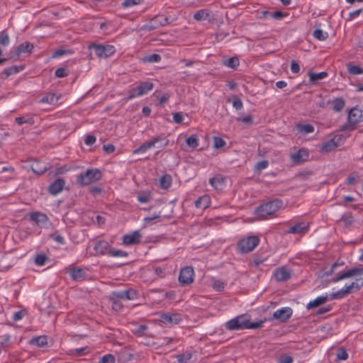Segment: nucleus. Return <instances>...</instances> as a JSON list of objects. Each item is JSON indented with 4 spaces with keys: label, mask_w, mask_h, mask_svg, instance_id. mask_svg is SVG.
<instances>
[{
    "label": "nucleus",
    "mask_w": 363,
    "mask_h": 363,
    "mask_svg": "<svg viewBox=\"0 0 363 363\" xmlns=\"http://www.w3.org/2000/svg\"><path fill=\"white\" fill-rule=\"evenodd\" d=\"M226 145L225 141L220 137L213 138V147L216 149L224 147Z\"/></svg>",
    "instance_id": "obj_53"
},
{
    "label": "nucleus",
    "mask_w": 363,
    "mask_h": 363,
    "mask_svg": "<svg viewBox=\"0 0 363 363\" xmlns=\"http://www.w3.org/2000/svg\"><path fill=\"white\" fill-rule=\"evenodd\" d=\"M363 268L353 267L345 272H341L332 279V282L337 283L341 280L356 277L355 280L350 284H345L344 287L348 294H354L363 287Z\"/></svg>",
    "instance_id": "obj_1"
},
{
    "label": "nucleus",
    "mask_w": 363,
    "mask_h": 363,
    "mask_svg": "<svg viewBox=\"0 0 363 363\" xmlns=\"http://www.w3.org/2000/svg\"><path fill=\"white\" fill-rule=\"evenodd\" d=\"M328 300V295H321L316 297L315 299L309 301L306 307L308 309L313 308L325 303Z\"/></svg>",
    "instance_id": "obj_28"
},
{
    "label": "nucleus",
    "mask_w": 363,
    "mask_h": 363,
    "mask_svg": "<svg viewBox=\"0 0 363 363\" xmlns=\"http://www.w3.org/2000/svg\"><path fill=\"white\" fill-rule=\"evenodd\" d=\"M192 354L190 352H186L177 355V359L179 363H189Z\"/></svg>",
    "instance_id": "obj_43"
},
{
    "label": "nucleus",
    "mask_w": 363,
    "mask_h": 363,
    "mask_svg": "<svg viewBox=\"0 0 363 363\" xmlns=\"http://www.w3.org/2000/svg\"><path fill=\"white\" fill-rule=\"evenodd\" d=\"M293 311L290 307H283L275 311L273 313V317L269 318V320L273 319L278 320L281 322L287 321L292 315Z\"/></svg>",
    "instance_id": "obj_12"
},
{
    "label": "nucleus",
    "mask_w": 363,
    "mask_h": 363,
    "mask_svg": "<svg viewBox=\"0 0 363 363\" xmlns=\"http://www.w3.org/2000/svg\"><path fill=\"white\" fill-rule=\"evenodd\" d=\"M94 250L95 251V255H108L109 250H111L110 244L108 241L104 240H100L96 242Z\"/></svg>",
    "instance_id": "obj_17"
},
{
    "label": "nucleus",
    "mask_w": 363,
    "mask_h": 363,
    "mask_svg": "<svg viewBox=\"0 0 363 363\" xmlns=\"http://www.w3.org/2000/svg\"><path fill=\"white\" fill-rule=\"evenodd\" d=\"M164 270V269L160 267H150L146 269L145 272L151 276L152 280H155L163 276Z\"/></svg>",
    "instance_id": "obj_29"
},
{
    "label": "nucleus",
    "mask_w": 363,
    "mask_h": 363,
    "mask_svg": "<svg viewBox=\"0 0 363 363\" xmlns=\"http://www.w3.org/2000/svg\"><path fill=\"white\" fill-rule=\"evenodd\" d=\"M184 120V116L182 113L177 112L173 114V121L177 123H180Z\"/></svg>",
    "instance_id": "obj_63"
},
{
    "label": "nucleus",
    "mask_w": 363,
    "mask_h": 363,
    "mask_svg": "<svg viewBox=\"0 0 363 363\" xmlns=\"http://www.w3.org/2000/svg\"><path fill=\"white\" fill-rule=\"evenodd\" d=\"M65 180L64 179L58 178L50 184L48 191L50 194L56 196L62 191L65 186Z\"/></svg>",
    "instance_id": "obj_16"
},
{
    "label": "nucleus",
    "mask_w": 363,
    "mask_h": 363,
    "mask_svg": "<svg viewBox=\"0 0 363 363\" xmlns=\"http://www.w3.org/2000/svg\"><path fill=\"white\" fill-rule=\"evenodd\" d=\"M96 137L92 135H87L84 138V143L86 145H92L96 142Z\"/></svg>",
    "instance_id": "obj_62"
},
{
    "label": "nucleus",
    "mask_w": 363,
    "mask_h": 363,
    "mask_svg": "<svg viewBox=\"0 0 363 363\" xmlns=\"http://www.w3.org/2000/svg\"><path fill=\"white\" fill-rule=\"evenodd\" d=\"M72 54V51L70 50H63V49H58L55 51V52L52 54L53 58H59L60 57H62L66 55H70Z\"/></svg>",
    "instance_id": "obj_48"
},
{
    "label": "nucleus",
    "mask_w": 363,
    "mask_h": 363,
    "mask_svg": "<svg viewBox=\"0 0 363 363\" xmlns=\"http://www.w3.org/2000/svg\"><path fill=\"white\" fill-rule=\"evenodd\" d=\"M50 238L54 241H55L56 242H57L60 245H65V238L62 235H60V234H58L57 233H55L52 234L50 235Z\"/></svg>",
    "instance_id": "obj_56"
},
{
    "label": "nucleus",
    "mask_w": 363,
    "mask_h": 363,
    "mask_svg": "<svg viewBox=\"0 0 363 363\" xmlns=\"http://www.w3.org/2000/svg\"><path fill=\"white\" fill-rule=\"evenodd\" d=\"M111 301L112 308L116 311H120L123 308V304L118 299L110 300Z\"/></svg>",
    "instance_id": "obj_57"
},
{
    "label": "nucleus",
    "mask_w": 363,
    "mask_h": 363,
    "mask_svg": "<svg viewBox=\"0 0 363 363\" xmlns=\"http://www.w3.org/2000/svg\"><path fill=\"white\" fill-rule=\"evenodd\" d=\"M142 235L139 230H134L130 234L123 236V244L124 245H134L141 242Z\"/></svg>",
    "instance_id": "obj_14"
},
{
    "label": "nucleus",
    "mask_w": 363,
    "mask_h": 363,
    "mask_svg": "<svg viewBox=\"0 0 363 363\" xmlns=\"http://www.w3.org/2000/svg\"><path fill=\"white\" fill-rule=\"evenodd\" d=\"M108 255L113 257H125L128 256V253L121 250H115L111 247Z\"/></svg>",
    "instance_id": "obj_45"
},
{
    "label": "nucleus",
    "mask_w": 363,
    "mask_h": 363,
    "mask_svg": "<svg viewBox=\"0 0 363 363\" xmlns=\"http://www.w3.org/2000/svg\"><path fill=\"white\" fill-rule=\"evenodd\" d=\"M224 65L228 67L236 69L239 66V59L237 57H232L224 62Z\"/></svg>",
    "instance_id": "obj_39"
},
{
    "label": "nucleus",
    "mask_w": 363,
    "mask_h": 363,
    "mask_svg": "<svg viewBox=\"0 0 363 363\" xmlns=\"http://www.w3.org/2000/svg\"><path fill=\"white\" fill-rule=\"evenodd\" d=\"M47 259L48 257L45 255L40 254L35 257V263L36 264V265L41 267L45 265Z\"/></svg>",
    "instance_id": "obj_51"
},
{
    "label": "nucleus",
    "mask_w": 363,
    "mask_h": 363,
    "mask_svg": "<svg viewBox=\"0 0 363 363\" xmlns=\"http://www.w3.org/2000/svg\"><path fill=\"white\" fill-rule=\"evenodd\" d=\"M172 177L169 174H165L160 179V186L163 189H169L172 185Z\"/></svg>",
    "instance_id": "obj_34"
},
{
    "label": "nucleus",
    "mask_w": 363,
    "mask_h": 363,
    "mask_svg": "<svg viewBox=\"0 0 363 363\" xmlns=\"http://www.w3.org/2000/svg\"><path fill=\"white\" fill-rule=\"evenodd\" d=\"M30 342L38 347H43L48 345V340L46 336L42 335L32 338Z\"/></svg>",
    "instance_id": "obj_33"
},
{
    "label": "nucleus",
    "mask_w": 363,
    "mask_h": 363,
    "mask_svg": "<svg viewBox=\"0 0 363 363\" xmlns=\"http://www.w3.org/2000/svg\"><path fill=\"white\" fill-rule=\"evenodd\" d=\"M172 19L169 16L165 14H158L152 18L147 23L143 26V28L147 30H153L160 27L165 26L169 24Z\"/></svg>",
    "instance_id": "obj_8"
},
{
    "label": "nucleus",
    "mask_w": 363,
    "mask_h": 363,
    "mask_svg": "<svg viewBox=\"0 0 363 363\" xmlns=\"http://www.w3.org/2000/svg\"><path fill=\"white\" fill-rule=\"evenodd\" d=\"M209 17V12L204 9L199 10L194 15V18L196 21H205L207 20Z\"/></svg>",
    "instance_id": "obj_35"
},
{
    "label": "nucleus",
    "mask_w": 363,
    "mask_h": 363,
    "mask_svg": "<svg viewBox=\"0 0 363 363\" xmlns=\"http://www.w3.org/2000/svg\"><path fill=\"white\" fill-rule=\"evenodd\" d=\"M30 219L40 227H45L49 221L48 217L45 213L40 212L32 213Z\"/></svg>",
    "instance_id": "obj_21"
},
{
    "label": "nucleus",
    "mask_w": 363,
    "mask_h": 363,
    "mask_svg": "<svg viewBox=\"0 0 363 363\" xmlns=\"http://www.w3.org/2000/svg\"><path fill=\"white\" fill-rule=\"evenodd\" d=\"M55 75L56 77H65L68 75V72L62 67L57 68L55 72Z\"/></svg>",
    "instance_id": "obj_58"
},
{
    "label": "nucleus",
    "mask_w": 363,
    "mask_h": 363,
    "mask_svg": "<svg viewBox=\"0 0 363 363\" xmlns=\"http://www.w3.org/2000/svg\"><path fill=\"white\" fill-rule=\"evenodd\" d=\"M269 165V162L267 160L260 161L257 163L256 164V169L257 170H262L266 169Z\"/></svg>",
    "instance_id": "obj_64"
},
{
    "label": "nucleus",
    "mask_w": 363,
    "mask_h": 363,
    "mask_svg": "<svg viewBox=\"0 0 363 363\" xmlns=\"http://www.w3.org/2000/svg\"><path fill=\"white\" fill-rule=\"evenodd\" d=\"M226 284L220 279H216L213 281V288L217 291H221L224 289Z\"/></svg>",
    "instance_id": "obj_50"
},
{
    "label": "nucleus",
    "mask_w": 363,
    "mask_h": 363,
    "mask_svg": "<svg viewBox=\"0 0 363 363\" xmlns=\"http://www.w3.org/2000/svg\"><path fill=\"white\" fill-rule=\"evenodd\" d=\"M347 295H348V293L347 292V291L345 290V287L343 286L340 290H338V291H337L335 292H333L332 294H330V300L341 299V298H343Z\"/></svg>",
    "instance_id": "obj_37"
},
{
    "label": "nucleus",
    "mask_w": 363,
    "mask_h": 363,
    "mask_svg": "<svg viewBox=\"0 0 363 363\" xmlns=\"http://www.w3.org/2000/svg\"><path fill=\"white\" fill-rule=\"evenodd\" d=\"M209 184L216 190H221L225 186L224 178L222 175H216L209 179Z\"/></svg>",
    "instance_id": "obj_25"
},
{
    "label": "nucleus",
    "mask_w": 363,
    "mask_h": 363,
    "mask_svg": "<svg viewBox=\"0 0 363 363\" xmlns=\"http://www.w3.org/2000/svg\"><path fill=\"white\" fill-rule=\"evenodd\" d=\"M34 49L33 45L30 42H23L16 48H13L9 52V59L17 61L20 57L26 54H30Z\"/></svg>",
    "instance_id": "obj_6"
},
{
    "label": "nucleus",
    "mask_w": 363,
    "mask_h": 363,
    "mask_svg": "<svg viewBox=\"0 0 363 363\" xmlns=\"http://www.w3.org/2000/svg\"><path fill=\"white\" fill-rule=\"evenodd\" d=\"M297 129L300 133L304 134L311 133L314 131V127L311 124L298 125Z\"/></svg>",
    "instance_id": "obj_40"
},
{
    "label": "nucleus",
    "mask_w": 363,
    "mask_h": 363,
    "mask_svg": "<svg viewBox=\"0 0 363 363\" xmlns=\"http://www.w3.org/2000/svg\"><path fill=\"white\" fill-rule=\"evenodd\" d=\"M341 220L347 225H350L353 222V217L351 213H345L342 216Z\"/></svg>",
    "instance_id": "obj_59"
},
{
    "label": "nucleus",
    "mask_w": 363,
    "mask_h": 363,
    "mask_svg": "<svg viewBox=\"0 0 363 363\" xmlns=\"http://www.w3.org/2000/svg\"><path fill=\"white\" fill-rule=\"evenodd\" d=\"M138 298V294L133 289L113 291L110 295V300H135Z\"/></svg>",
    "instance_id": "obj_9"
},
{
    "label": "nucleus",
    "mask_w": 363,
    "mask_h": 363,
    "mask_svg": "<svg viewBox=\"0 0 363 363\" xmlns=\"http://www.w3.org/2000/svg\"><path fill=\"white\" fill-rule=\"evenodd\" d=\"M162 139L161 136L155 137L151 140L146 141V142L143 143L139 147L134 150L133 151V153L134 155L145 153L148 150L153 147L156 143H158L160 141H162Z\"/></svg>",
    "instance_id": "obj_15"
},
{
    "label": "nucleus",
    "mask_w": 363,
    "mask_h": 363,
    "mask_svg": "<svg viewBox=\"0 0 363 363\" xmlns=\"http://www.w3.org/2000/svg\"><path fill=\"white\" fill-rule=\"evenodd\" d=\"M309 77V81L312 84L317 83L319 80H322L326 78L328 76V73L327 72H320L318 73H314L309 72L308 73Z\"/></svg>",
    "instance_id": "obj_30"
},
{
    "label": "nucleus",
    "mask_w": 363,
    "mask_h": 363,
    "mask_svg": "<svg viewBox=\"0 0 363 363\" xmlns=\"http://www.w3.org/2000/svg\"><path fill=\"white\" fill-rule=\"evenodd\" d=\"M194 272L191 267H185L180 270L179 283L184 286L191 284L194 281Z\"/></svg>",
    "instance_id": "obj_11"
},
{
    "label": "nucleus",
    "mask_w": 363,
    "mask_h": 363,
    "mask_svg": "<svg viewBox=\"0 0 363 363\" xmlns=\"http://www.w3.org/2000/svg\"><path fill=\"white\" fill-rule=\"evenodd\" d=\"M283 206L281 199H276L259 205L255 211V214L259 219H267L269 216L274 215Z\"/></svg>",
    "instance_id": "obj_3"
},
{
    "label": "nucleus",
    "mask_w": 363,
    "mask_h": 363,
    "mask_svg": "<svg viewBox=\"0 0 363 363\" xmlns=\"http://www.w3.org/2000/svg\"><path fill=\"white\" fill-rule=\"evenodd\" d=\"M308 151L304 148L298 150L291 155V160L294 164H301L308 160Z\"/></svg>",
    "instance_id": "obj_19"
},
{
    "label": "nucleus",
    "mask_w": 363,
    "mask_h": 363,
    "mask_svg": "<svg viewBox=\"0 0 363 363\" xmlns=\"http://www.w3.org/2000/svg\"><path fill=\"white\" fill-rule=\"evenodd\" d=\"M61 94L55 93H48L43 96L40 100V104H47L50 105H56L59 103Z\"/></svg>",
    "instance_id": "obj_22"
},
{
    "label": "nucleus",
    "mask_w": 363,
    "mask_h": 363,
    "mask_svg": "<svg viewBox=\"0 0 363 363\" xmlns=\"http://www.w3.org/2000/svg\"><path fill=\"white\" fill-rule=\"evenodd\" d=\"M115 362L114 356L111 354L104 355L100 360V363H115Z\"/></svg>",
    "instance_id": "obj_55"
},
{
    "label": "nucleus",
    "mask_w": 363,
    "mask_h": 363,
    "mask_svg": "<svg viewBox=\"0 0 363 363\" xmlns=\"http://www.w3.org/2000/svg\"><path fill=\"white\" fill-rule=\"evenodd\" d=\"M16 122L19 125H21L24 123H28L30 125H33L34 123V120L30 116H19L16 117L15 119Z\"/></svg>",
    "instance_id": "obj_41"
},
{
    "label": "nucleus",
    "mask_w": 363,
    "mask_h": 363,
    "mask_svg": "<svg viewBox=\"0 0 363 363\" xmlns=\"http://www.w3.org/2000/svg\"><path fill=\"white\" fill-rule=\"evenodd\" d=\"M313 37L318 40H325L328 38V34L320 29H315L313 31Z\"/></svg>",
    "instance_id": "obj_44"
},
{
    "label": "nucleus",
    "mask_w": 363,
    "mask_h": 363,
    "mask_svg": "<svg viewBox=\"0 0 363 363\" xmlns=\"http://www.w3.org/2000/svg\"><path fill=\"white\" fill-rule=\"evenodd\" d=\"M211 198L208 195H203L198 198L195 201V206L197 208L204 210L211 205Z\"/></svg>",
    "instance_id": "obj_27"
},
{
    "label": "nucleus",
    "mask_w": 363,
    "mask_h": 363,
    "mask_svg": "<svg viewBox=\"0 0 363 363\" xmlns=\"http://www.w3.org/2000/svg\"><path fill=\"white\" fill-rule=\"evenodd\" d=\"M336 357L338 360H346L348 358V353L344 347H340L337 350Z\"/></svg>",
    "instance_id": "obj_46"
},
{
    "label": "nucleus",
    "mask_w": 363,
    "mask_h": 363,
    "mask_svg": "<svg viewBox=\"0 0 363 363\" xmlns=\"http://www.w3.org/2000/svg\"><path fill=\"white\" fill-rule=\"evenodd\" d=\"M153 88L154 84L150 80L140 82L128 91V95L125 98V100L128 101L135 98L140 97L149 93Z\"/></svg>",
    "instance_id": "obj_5"
},
{
    "label": "nucleus",
    "mask_w": 363,
    "mask_h": 363,
    "mask_svg": "<svg viewBox=\"0 0 363 363\" xmlns=\"http://www.w3.org/2000/svg\"><path fill=\"white\" fill-rule=\"evenodd\" d=\"M264 320L250 322L247 314L238 315L225 323V328L229 330H239L242 329H256L263 327Z\"/></svg>",
    "instance_id": "obj_2"
},
{
    "label": "nucleus",
    "mask_w": 363,
    "mask_h": 363,
    "mask_svg": "<svg viewBox=\"0 0 363 363\" xmlns=\"http://www.w3.org/2000/svg\"><path fill=\"white\" fill-rule=\"evenodd\" d=\"M186 143L191 148H196L199 145V139L196 135H191L186 139Z\"/></svg>",
    "instance_id": "obj_42"
},
{
    "label": "nucleus",
    "mask_w": 363,
    "mask_h": 363,
    "mask_svg": "<svg viewBox=\"0 0 363 363\" xmlns=\"http://www.w3.org/2000/svg\"><path fill=\"white\" fill-rule=\"evenodd\" d=\"M274 277L277 281H285L291 278V272L285 267H281L274 271Z\"/></svg>",
    "instance_id": "obj_20"
},
{
    "label": "nucleus",
    "mask_w": 363,
    "mask_h": 363,
    "mask_svg": "<svg viewBox=\"0 0 363 363\" xmlns=\"http://www.w3.org/2000/svg\"><path fill=\"white\" fill-rule=\"evenodd\" d=\"M10 43V38L7 33L2 31L0 32V45L2 46H7Z\"/></svg>",
    "instance_id": "obj_47"
},
{
    "label": "nucleus",
    "mask_w": 363,
    "mask_h": 363,
    "mask_svg": "<svg viewBox=\"0 0 363 363\" xmlns=\"http://www.w3.org/2000/svg\"><path fill=\"white\" fill-rule=\"evenodd\" d=\"M90 48L94 49L95 55L99 57H110L116 52L115 47L111 45H93Z\"/></svg>",
    "instance_id": "obj_10"
},
{
    "label": "nucleus",
    "mask_w": 363,
    "mask_h": 363,
    "mask_svg": "<svg viewBox=\"0 0 363 363\" xmlns=\"http://www.w3.org/2000/svg\"><path fill=\"white\" fill-rule=\"evenodd\" d=\"M48 169L47 166L45 164H40L39 162H36L33 164L32 170L37 174H43Z\"/></svg>",
    "instance_id": "obj_36"
},
{
    "label": "nucleus",
    "mask_w": 363,
    "mask_h": 363,
    "mask_svg": "<svg viewBox=\"0 0 363 363\" xmlns=\"http://www.w3.org/2000/svg\"><path fill=\"white\" fill-rule=\"evenodd\" d=\"M25 68V66H11L9 67L5 68L1 73V78H7L8 77L16 74L21 71H23Z\"/></svg>",
    "instance_id": "obj_26"
},
{
    "label": "nucleus",
    "mask_w": 363,
    "mask_h": 363,
    "mask_svg": "<svg viewBox=\"0 0 363 363\" xmlns=\"http://www.w3.org/2000/svg\"><path fill=\"white\" fill-rule=\"evenodd\" d=\"M259 243V238L256 235L247 236L241 239L238 243L240 253H248L252 251Z\"/></svg>",
    "instance_id": "obj_7"
},
{
    "label": "nucleus",
    "mask_w": 363,
    "mask_h": 363,
    "mask_svg": "<svg viewBox=\"0 0 363 363\" xmlns=\"http://www.w3.org/2000/svg\"><path fill=\"white\" fill-rule=\"evenodd\" d=\"M363 121V111L356 107L350 109L348 114V122L356 125Z\"/></svg>",
    "instance_id": "obj_18"
},
{
    "label": "nucleus",
    "mask_w": 363,
    "mask_h": 363,
    "mask_svg": "<svg viewBox=\"0 0 363 363\" xmlns=\"http://www.w3.org/2000/svg\"><path fill=\"white\" fill-rule=\"evenodd\" d=\"M137 199L140 203H145L148 202L150 200L151 196L149 193L144 192V193L140 194L138 196Z\"/></svg>",
    "instance_id": "obj_54"
},
{
    "label": "nucleus",
    "mask_w": 363,
    "mask_h": 363,
    "mask_svg": "<svg viewBox=\"0 0 363 363\" xmlns=\"http://www.w3.org/2000/svg\"><path fill=\"white\" fill-rule=\"evenodd\" d=\"M142 1L143 0H124L121 5L123 8L127 9L140 4Z\"/></svg>",
    "instance_id": "obj_49"
},
{
    "label": "nucleus",
    "mask_w": 363,
    "mask_h": 363,
    "mask_svg": "<svg viewBox=\"0 0 363 363\" xmlns=\"http://www.w3.org/2000/svg\"><path fill=\"white\" fill-rule=\"evenodd\" d=\"M348 72L354 75L363 74V69L357 65H352L348 67Z\"/></svg>",
    "instance_id": "obj_52"
},
{
    "label": "nucleus",
    "mask_w": 363,
    "mask_h": 363,
    "mask_svg": "<svg viewBox=\"0 0 363 363\" xmlns=\"http://www.w3.org/2000/svg\"><path fill=\"white\" fill-rule=\"evenodd\" d=\"M69 274L71 278L77 281H82L86 277V272L79 267H74L69 269Z\"/></svg>",
    "instance_id": "obj_24"
},
{
    "label": "nucleus",
    "mask_w": 363,
    "mask_h": 363,
    "mask_svg": "<svg viewBox=\"0 0 363 363\" xmlns=\"http://www.w3.org/2000/svg\"><path fill=\"white\" fill-rule=\"evenodd\" d=\"M332 108L335 112H340L345 106V101L342 97H337L331 101Z\"/></svg>",
    "instance_id": "obj_31"
},
{
    "label": "nucleus",
    "mask_w": 363,
    "mask_h": 363,
    "mask_svg": "<svg viewBox=\"0 0 363 363\" xmlns=\"http://www.w3.org/2000/svg\"><path fill=\"white\" fill-rule=\"evenodd\" d=\"M101 177L102 173L99 169L89 168L77 175L76 182L79 185L84 186L99 181Z\"/></svg>",
    "instance_id": "obj_4"
},
{
    "label": "nucleus",
    "mask_w": 363,
    "mask_h": 363,
    "mask_svg": "<svg viewBox=\"0 0 363 363\" xmlns=\"http://www.w3.org/2000/svg\"><path fill=\"white\" fill-rule=\"evenodd\" d=\"M160 320L167 325H172L179 324L182 318L179 313H166L160 315Z\"/></svg>",
    "instance_id": "obj_13"
},
{
    "label": "nucleus",
    "mask_w": 363,
    "mask_h": 363,
    "mask_svg": "<svg viewBox=\"0 0 363 363\" xmlns=\"http://www.w3.org/2000/svg\"><path fill=\"white\" fill-rule=\"evenodd\" d=\"M337 147L336 142L335 141V138H332L325 143H323L321 145V150L328 152L334 150Z\"/></svg>",
    "instance_id": "obj_32"
},
{
    "label": "nucleus",
    "mask_w": 363,
    "mask_h": 363,
    "mask_svg": "<svg viewBox=\"0 0 363 363\" xmlns=\"http://www.w3.org/2000/svg\"><path fill=\"white\" fill-rule=\"evenodd\" d=\"M161 56L158 54H152L143 57V61L147 63H157L161 60Z\"/></svg>",
    "instance_id": "obj_38"
},
{
    "label": "nucleus",
    "mask_w": 363,
    "mask_h": 363,
    "mask_svg": "<svg viewBox=\"0 0 363 363\" xmlns=\"http://www.w3.org/2000/svg\"><path fill=\"white\" fill-rule=\"evenodd\" d=\"M233 106L236 110H240L241 108H242L243 104L241 99L238 97H235L233 100Z\"/></svg>",
    "instance_id": "obj_61"
},
{
    "label": "nucleus",
    "mask_w": 363,
    "mask_h": 363,
    "mask_svg": "<svg viewBox=\"0 0 363 363\" xmlns=\"http://www.w3.org/2000/svg\"><path fill=\"white\" fill-rule=\"evenodd\" d=\"M293 357L290 355L284 354L280 356L279 358L278 362L279 363H292L293 362Z\"/></svg>",
    "instance_id": "obj_60"
},
{
    "label": "nucleus",
    "mask_w": 363,
    "mask_h": 363,
    "mask_svg": "<svg viewBox=\"0 0 363 363\" xmlns=\"http://www.w3.org/2000/svg\"><path fill=\"white\" fill-rule=\"evenodd\" d=\"M309 230V225L304 222H300L291 226L289 229V233L293 234H305Z\"/></svg>",
    "instance_id": "obj_23"
}]
</instances>
